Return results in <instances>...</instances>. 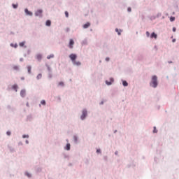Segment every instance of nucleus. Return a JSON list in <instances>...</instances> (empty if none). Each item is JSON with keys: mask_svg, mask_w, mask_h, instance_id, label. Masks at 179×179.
Masks as SVG:
<instances>
[{"mask_svg": "<svg viewBox=\"0 0 179 179\" xmlns=\"http://www.w3.org/2000/svg\"><path fill=\"white\" fill-rule=\"evenodd\" d=\"M105 61H106V62H108L110 61V57H106L105 59Z\"/></svg>", "mask_w": 179, "mask_h": 179, "instance_id": "nucleus-48", "label": "nucleus"}, {"mask_svg": "<svg viewBox=\"0 0 179 179\" xmlns=\"http://www.w3.org/2000/svg\"><path fill=\"white\" fill-rule=\"evenodd\" d=\"M100 106H103V104H104V101H101L100 103H99Z\"/></svg>", "mask_w": 179, "mask_h": 179, "instance_id": "nucleus-49", "label": "nucleus"}, {"mask_svg": "<svg viewBox=\"0 0 179 179\" xmlns=\"http://www.w3.org/2000/svg\"><path fill=\"white\" fill-rule=\"evenodd\" d=\"M103 159L104 160V162H108V156L103 155Z\"/></svg>", "mask_w": 179, "mask_h": 179, "instance_id": "nucleus-30", "label": "nucleus"}, {"mask_svg": "<svg viewBox=\"0 0 179 179\" xmlns=\"http://www.w3.org/2000/svg\"><path fill=\"white\" fill-rule=\"evenodd\" d=\"M87 115H88L87 109L83 108L81 111V115L80 117V120H81V121H85V120L87 118Z\"/></svg>", "mask_w": 179, "mask_h": 179, "instance_id": "nucleus-2", "label": "nucleus"}, {"mask_svg": "<svg viewBox=\"0 0 179 179\" xmlns=\"http://www.w3.org/2000/svg\"><path fill=\"white\" fill-rule=\"evenodd\" d=\"M10 45L13 48H17V43H10Z\"/></svg>", "mask_w": 179, "mask_h": 179, "instance_id": "nucleus-29", "label": "nucleus"}, {"mask_svg": "<svg viewBox=\"0 0 179 179\" xmlns=\"http://www.w3.org/2000/svg\"><path fill=\"white\" fill-rule=\"evenodd\" d=\"M45 26H47L48 27H50L51 26V20H46Z\"/></svg>", "mask_w": 179, "mask_h": 179, "instance_id": "nucleus-27", "label": "nucleus"}, {"mask_svg": "<svg viewBox=\"0 0 179 179\" xmlns=\"http://www.w3.org/2000/svg\"><path fill=\"white\" fill-rule=\"evenodd\" d=\"M109 80H106L105 83L106 85H107V86H111V85H113V83H114V78L111 77L109 78Z\"/></svg>", "mask_w": 179, "mask_h": 179, "instance_id": "nucleus-5", "label": "nucleus"}, {"mask_svg": "<svg viewBox=\"0 0 179 179\" xmlns=\"http://www.w3.org/2000/svg\"><path fill=\"white\" fill-rule=\"evenodd\" d=\"M34 15L36 17H39L40 19H41L43 17V9H38L35 12Z\"/></svg>", "mask_w": 179, "mask_h": 179, "instance_id": "nucleus-3", "label": "nucleus"}, {"mask_svg": "<svg viewBox=\"0 0 179 179\" xmlns=\"http://www.w3.org/2000/svg\"><path fill=\"white\" fill-rule=\"evenodd\" d=\"M176 38H173V39L172 40V43H176Z\"/></svg>", "mask_w": 179, "mask_h": 179, "instance_id": "nucleus-55", "label": "nucleus"}, {"mask_svg": "<svg viewBox=\"0 0 179 179\" xmlns=\"http://www.w3.org/2000/svg\"><path fill=\"white\" fill-rule=\"evenodd\" d=\"M23 61H24V59H23V57H21V58L20 59V62H23Z\"/></svg>", "mask_w": 179, "mask_h": 179, "instance_id": "nucleus-50", "label": "nucleus"}, {"mask_svg": "<svg viewBox=\"0 0 179 179\" xmlns=\"http://www.w3.org/2000/svg\"><path fill=\"white\" fill-rule=\"evenodd\" d=\"M65 16L66 17H69V13H68V11H65Z\"/></svg>", "mask_w": 179, "mask_h": 179, "instance_id": "nucleus-41", "label": "nucleus"}, {"mask_svg": "<svg viewBox=\"0 0 179 179\" xmlns=\"http://www.w3.org/2000/svg\"><path fill=\"white\" fill-rule=\"evenodd\" d=\"M25 143H26L27 145H29V140H26V141H25Z\"/></svg>", "mask_w": 179, "mask_h": 179, "instance_id": "nucleus-54", "label": "nucleus"}, {"mask_svg": "<svg viewBox=\"0 0 179 179\" xmlns=\"http://www.w3.org/2000/svg\"><path fill=\"white\" fill-rule=\"evenodd\" d=\"M69 166H72V164H71V163H70V164H69Z\"/></svg>", "mask_w": 179, "mask_h": 179, "instance_id": "nucleus-64", "label": "nucleus"}, {"mask_svg": "<svg viewBox=\"0 0 179 179\" xmlns=\"http://www.w3.org/2000/svg\"><path fill=\"white\" fill-rule=\"evenodd\" d=\"M62 156L63 157V159H64L66 160H70L71 159V157L66 152H62Z\"/></svg>", "mask_w": 179, "mask_h": 179, "instance_id": "nucleus-7", "label": "nucleus"}, {"mask_svg": "<svg viewBox=\"0 0 179 179\" xmlns=\"http://www.w3.org/2000/svg\"><path fill=\"white\" fill-rule=\"evenodd\" d=\"M64 150L69 152V150H71V143H67L66 146L64 147Z\"/></svg>", "mask_w": 179, "mask_h": 179, "instance_id": "nucleus-10", "label": "nucleus"}, {"mask_svg": "<svg viewBox=\"0 0 179 179\" xmlns=\"http://www.w3.org/2000/svg\"><path fill=\"white\" fill-rule=\"evenodd\" d=\"M41 104H42V106H45V104H46L45 100H42L41 101Z\"/></svg>", "mask_w": 179, "mask_h": 179, "instance_id": "nucleus-37", "label": "nucleus"}, {"mask_svg": "<svg viewBox=\"0 0 179 179\" xmlns=\"http://www.w3.org/2000/svg\"><path fill=\"white\" fill-rule=\"evenodd\" d=\"M35 171L36 173H41V171H43V168L42 167H40V166H38L35 169Z\"/></svg>", "mask_w": 179, "mask_h": 179, "instance_id": "nucleus-18", "label": "nucleus"}, {"mask_svg": "<svg viewBox=\"0 0 179 179\" xmlns=\"http://www.w3.org/2000/svg\"><path fill=\"white\" fill-rule=\"evenodd\" d=\"M115 31L116 33H117V35H118V36H121V33L122 32V30L119 29L118 28H116V29H115Z\"/></svg>", "mask_w": 179, "mask_h": 179, "instance_id": "nucleus-24", "label": "nucleus"}, {"mask_svg": "<svg viewBox=\"0 0 179 179\" xmlns=\"http://www.w3.org/2000/svg\"><path fill=\"white\" fill-rule=\"evenodd\" d=\"M31 52V51L30 50H27V54H28V55H29V54Z\"/></svg>", "mask_w": 179, "mask_h": 179, "instance_id": "nucleus-52", "label": "nucleus"}, {"mask_svg": "<svg viewBox=\"0 0 179 179\" xmlns=\"http://www.w3.org/2000/svg\"><path fill=\"white\" fill-rule=\"evenodd\" d=\"M172 31H173V33H176V31H177V28H176V27H173L172 29Z\"/></svg>", "mask_w": 179, "mask_h": 179, "instance_id": "nucleus-42", "label": "nucleus"}, {"mask_svg": "<svg viewBox=\"0 0 179 179\" xmlns=\"http://www.w3.org/2000/svg\"><path fill=\"white\" fill-rule=\"evenodd\" d=\"M54 57H55L54 54H51L47 56V59H51V58H54Z\"/></svg>", "mask_w": 179, "mask_h": 179, "instance_id": "nucleus-31", "label": "nucleus"}, {"mask_svg": "<svg viewBox=\"0 0 179 179\" xmlns=\"http://www.w3.org/2000/svg\"><path fill=\"white\" fill-rule=\"evenodd\" d=\"M45 66H46V68H47V69H48V73H52V69H51V67L50 66V65H48V64H45Z\"/></svg>", "mask_w": 179, "mask_h": 179, "instance_id": "nucleus-20", "label": "nucleus"}, {"mask_svg": "<svg viewBox=\"0 0 179 179\" xmlns=\"http://www.w3.org/2000/svg\"><path fill=\"white\" fill-rule=\"evenodd\" d=\"M11 109H12V106H10V105H8L7 110H11Z\"/></svg>", "mask_w": 179, "mask_h": 179, "instance_id": "nucleus-46", "label": "nucleus"}, {"mask_svg": "<svg viewBox=\"0 0 179 179\" xmlns=\"http://www.w3.org/2000/svg\"><path fill=\"white\" fill-rule=\"evenodd\" d=\"M6 135H7L8 136H10V135H12V132H10V131H6Z\"/></svg>", "mask_w": 179, "mask_h": 179, "instance_id": "nucleus-38", "label": "nucleus"}, {"mask_svg": "<svg viewBox=\"0 0 179 179\" xmlns=\"http://www.w3.org/2000/svg\"><path fill=\"white\" fill-rule=\"evenodd\" d=\"M73 65L74 66H80V65H82V62H76V60H75L74 62H72Z\"/></svg>", "mask_w": 179, "mask_h": 179, "instance_id": "nucleus-12", "label": "nucleus"}, {"mask_svg": "<svg viewBox=\"0 0 179 179\" xmlns=\"http://www.w3.org/2000/svg\"><path fill=\"white\" fill-rule=\"evenodd\" d=\"M27 72L29 75H31V66H27Z\"/></svg>", "mask_w": 179, "mask_h": 179, "instance_id": "nucleus-23", "label": "nucleus"}, {"mask_svg": "<svg viewBox=\"0 0 179 179\" xmlns=\"http://www.w3.org/2000/svg\"><path fill=\"white\" fill-rule=\"evenodd\" d=\"M155 162H157V157L155 158Z\"/></svg>", "mask_w": 179, "mask_h": 179, "instance_id": "nucleus-60", "label": "nucleus"}, {"mask_svg": "<svg viewBox=\"0 0 179 179\" xmlns=\"http://www.w3.org/2000/svg\"><path fill=\"white\" fill-rule=\"evenodd\" d=\"M18 146H23V143L22 141L18 142Z\"/></svg>", "mask_w": 179, "mask_h": 179, "instance_id": "nucleus-44", "label": "nucleus"}, {"mask_svg": "<svg viewBox=\"0 0 179 179\" xmlns=\"http://www.w3.org/2000/svg\"><path fill=\"white\" fill-rule=\"evenodd\" d=\"M52 78V73H48V78L51 79Z\"/></svg>", "mask_w": 179, "mask_h": 179, "instance_id": "nucleus-39", "label": "nucleus"}, {"mask_svg": "<svg viewBox=\"0 0 179 179\" xmlns=\"http://www.w3.org/2000/svg\"><path fill=\"white\" fill-rule=\"evenodd\" d=\"M154 48H155L156 50H157V46H155Z\"/></svg>", "mask_w": 179, "mask_h": 179, "instance_id": "nucleus-61", "label": "nucleus"}, {"mask_svg": "<svg viewBox=\"0 0 179 179\" xmlns=\"http://www.w3.org/2000/svg\"><path fill=\"white\" fill-rule=\"evenodd\" d=\"M42 78H43V74L40 73L39 74L37 75L36 80H40V79H41Z\"/></svg>", "mask_w": 179, "mask_h": 179, "instance_id": "nucleus-28", "label": "nucleus"}, {"mask_svg": "<svg viewBox=\"0 0 179 179\" xmlns=\"http://www.w3.org/2000/svg\"><path fill=\"white\" fill-rule=\"evenodd\" d=\"M26 44V41H22L19 43L20 47H24V48H27V46L24 45Z\"/></svg>", "mask_w": 179, "mask_h": 179, "instance_id": "nucleus-22", "label": "nucleus"}, {"mask_svg": "<svg viewBox=\"0 0 179 179\" xmlns=\"http://www.w3.org/2000/svg\"><path fill=\"white\" fill-rule=\"evenodd\" d=\"M96 153H101V150L97 149L96 150Z\"/></svg>", "mask_w": 179, "mask_h": 179, "instance_id": "nucleus-47", "label": "nucleus"}, {"mask_svg": "<svg viewBox=\"0 0 179 179\" xmlns=\"http://www.w3.org/2000/svg\"><path fill=\"white\" fill-rule=\"evenodd\" d=\"M169 20L170 22H174L176 20V17L171 16Z\"/></svg>", "mask_w": 179, "mask_h": 179, "instance_id": "nucleus-33", "label": "nucleus"}, {"mask_svg": "<svg viewBox=\"0 0 179 179\" xmlns=\"http://www.w3.org/2000/svg\"><path fill=\"white\" fill-rule=\"evenodd\" d=\"M69 58L73 63L76 61V59L78 58V55L75 53H71V55H69Z\"/></svg>", "mask_w": 179, "mask_h": 179, "instance_id": "nucleus-4", "label": "nucleus"}, {"mask_svg": "<svg viewBox=\"0 0 179 179\" xmlns=\"http://www.w3.org/2000/svg\"><path fill=\"white\" fill-rule=\"evenodd\" d=\"M33 120V116L31 115H28L27 116V121H32Z\"/></svg>", "mask_w": 179, "mask_h": 179, "instance_id": "nucleus-26", "label": "nucleus"}, {"mask_svg": "<svg viewBox=\"0 0 179 179\" xmlns=\"http://www.w3.org/2000/svg\"><path fill=\"white\" fill-rule=\"evenodd\" d=\"M113 132H114V134H117V131L115 130Z\"/></svg>", "mask_w": 179, "mask_h": 179, "instance_id": "nucleus-59", "label": "nucleus"}, {"mask_svg": "<svg viewBox=\"0 0 179 179\" xmlns=\"http://www.w3.org/2000/svg\"><path fill=\"white\" fill-rule=\"evenodd\" d=\"M168 64H173V62L172 61H169Z\"/></svg>", "mask_w": 179, "mask_h": 179, "instance_id": "nucleus-56", "label": "nucleus"}, {"mask_svg": "<svg viewBox=\"0 0 179 179\" xmlns=\"http://www.w3.org/2000/svg\"><path fill=\"white\" fill-rule=\"evenodd\" d=\"M24 174L28 178H31V177H32L31 173H29L28 171H25Z\"/></svg>", "mask_w": 179, "mask_h": 179, "instance_id": "nucleus-19", "label": "nucleus"}, {"mask_svg": "<svg viewBox=\"0 0 179 179\" xmlns=\"http://www.w3.org/2000/svg\"><path fill=\"white\" fill-rule=\"evenodd\" d=\"M21 80H24V77H22Z\"/></svg>", "mask_w": 179, "mask_h": 179, "instance_id": "nucleus-57", "label": "nucleus"}, {"mask_svg": "<svg viewBox=\"0 0 179 179\" xmlns=\"http://www.w3.org/2000/svg\"><path fill=\"white\" fill-rule=\"evenodd\" d=\"M17 89H19V86H17V84H14L12 86V90H15V92H17Z\"/></svg>", "mask_w": 179, "mask_h": 179, "instance_id": "nucleus-17", "label": "nucleus"}, {"mask_svg": "<svg viewBox=\"0 0 179 179\" xmlns=\"http://www.w3.org/2000/svg\"><path fill=\"white\" fill-rule=\"evenodd\" d=\"M150 38H157V34L155 32L151 33Z\"/></svg>", "mask_w": 179, "mask_h": 179, "instance_id": "nucleus-21", "label": "nucleus"}, {"mask_svg": "<svg viewBox=\"0 0 179 179\" xmlns=\"http://www.w3.org/2000/svg\"><path fill=\"white\" fill-rule=\"evenodd\" d=\"M36 59H37V61H38L39 62H41V60L43 59V55L41 54H37L36 56Z\"/></svg>", "mask_w": 179, "mask_h": 179, "instance_id": "nucleus-11", "label": "nucleus"}, {"mask_svg": "<svg viewBox=\"0 0 179 179\" xmlns=\"http://www.w3.org/2000/svg\"><path fill=\"white\" fill-rule=\"evenodd\" d=\"M74 45L75 41H73V39H70L69 43V48H70V50H72V48H73Z\"/></svg>", "mask_w": 179, "mask_h": 179, "instance_id": "nucleus-6", "label": "nucleus"}, {"mask_svg": "<svg viewBox=\"0 0 179 179\" xmlns=\"http://www.w3.org/2000/svg\"><path fill=\"white\" fill-rule=\"evenodd\" d=\"M24 13L27 16H33V12L29 10L28 8L24 9Z\"/></svg>", "mask_w": 179, "mask_h": 179, "instance_id": "nucleus-8", "label": "nucleus"}, {"mask_svg": "<svg viewBox=\"0 0 179 179\" xmlns=\"http://www.w3.org/2000/svg\"><path fill=\"white\" fill-rule=\"evenodd\" d=\"M83 29H89L90 27V22H87L83 25Z\"/></svg>", "mask_w": 179, "mask_h": 179, "instance_id": "nucleus-16", "label": "nucleus"}, {"mask_svg": "<svg viewBox=\"0 0 179 179\" xmlns=\"http://www.w3.org/2000/svg\"><path fill=\"white\" fill-rule=\"evenodd\" d=\"M86 43H87V41L86 40L83 41V44H86Z\"/></svg>", "mask_w": 179, "mask_h": 179, "instance_id": "nucleus-51", "label": "nucleus"}, {"mask_svg": "<svg viewBox=\"0 0 179 179\" xmlns=\"http://www.w3.org/2000/svg\"><path fill=\"white\" fill-rule=\"evenodd\" d=\"M150 86L153 87V89H156L157 86H159V81L157 80V76L154 75L151 78V81L150 82Z\"/></svg>", "mask_w": 179, "mask_h": 179, "instance_id": "nucleus-1", "label": "nucleus"}, {"mask_svg": "<svg viewBox=\"0 0 179 179\" xmlns=\"http://www.w3.org/2000/svg\"><path fill=\"white\" fill-rule=\"evenodd\" d=\"M10 34H15V33L11 31V32H10Z\"/></svg>", "mask_w": 179, "mask_h": 179, "instance_id": "nucleus-63", "label": "nucleus"}, {"mask_svg": "<svg viewBox=\"0 0 179 179\" xmlns=\"http://www.w3.org/2000/svg\"><path fill=\"white\" fill-rule=\"evenodd\" d=\"M12 6H13V9H17L18 6H17V4L13 3Z\"/></svg>", "mask_w": 179, "mask_h": 179, "instance_id": "nucleus-35", "label": "nucleus"}, {"mask_svg": "<svg viewBox=\"0 0 179 179\" xmlns=\"http://www.w3.org/2000/svg\"><path fill=\"white\" fill-rule=\"evenodd\" d=\"M145 34L147 37H150V33H149V31H146Z\"/></svg>", "mask_w": 179, "mask_h": 179, "instance_id": "nucleus-43", "label": "nucleus"}, {"mask_svg": "<svg viewBox=\"0 0 179 179\" xmlns=\"http://www.w3.org/2000/svg\"><path fill=\"white\" fill-rule=\"evenodd\" d=\"M115 156H118V151H115Z\"/></svg>", "mask_w": 179, "mask_h": 179, "instance_id": "nucleus-53", "label": "nucleus"}, {"mask_svg": "<svg viewBox=\"0 0 179 179\" xmlns=\"http://www.w3.org/2000/svg\"><path fill=\"white\" fill-rule=\"evenodd\" d=\"M153 134H157L158 131L157 129H156V127H153V131H152Z\"/></svg>", "mask_w": 179, "mask_h": 179, "instance_id": "nucleus-34", "label": "nucleus"}, {"mask_svg": "<svg viewBox=\"0 0 179 179\" xmlns=\"http://www.w3.org/2000/svg\"><path fill=\"white\" fill-rule=\"evenodd\" d=\"M8 148L9 149V151L10 153H15V152H16V150L15 148H13V147L12 146H8Z\"/></svg>", "mask_w": 179, "mask_h": 179, "instance_id": "nucleus-15", "label": "nucleus"}, {"mask_svg": "<svg viewBox=\"0 0 179 179\" xmlns=\"http://www.w3.org/2000/svg\"><path fill=\"white\" fill-rule=\"evenodd\" d=\"M66 31H69V28H67V29H66Z\"/></svg>", "mask_w": 179, "mask_h": 179, "instance_id": "nucleus-62", "label": "nucleus"}, {"mask_svg": "<svg viewBox=\"0 0 179 179\" xmlns=\"http://www.w3.org/2000/svg\"><path fill=\"white\" fill-rule=\"evenodd\" d=\"M26 106L27 107H29V102L27 103Z\"/></svg>", "mask_w": 179, "mask_h": 179, "instance_id": "nucleus-58", "label": "nucleus"}, {"mask_svg": "<svg viewBox=\"0 0 179 179\" xmlns=\"http://www.w3.org/2000/svg\"><path fill=\"white\" fill-rule=\"evenodd\" d=\"M14 71H20L19 66H14L13 67Z\"/></svg>", "mask_w": 179, "mask_h": 179, "instance_id": "nucleus-32", "label": "nucleus"}, {"mask_svg": "<svg viewBox=\"0 0 179 179\" xmlns=\"http://www.w3.org/2000/svg\"><path fill=\"white\" fill-rule=\"evenodd\" d=\"M162 16V13H158L157 15V17H161Z\"/></svg>", "mask_w": 179, "mask_h": 179, "instance_id": "nucleus-45", "label": "nucleus"}, {"mask_svg": "<svg viewBox=\"0 0 179 179\" xmlns=\"http://www.w3.org/2000/svg\"><path fill=\"white\" fill-rule=\"evenodd\" d=\"M122 83L124 87H127V86H128V82H127V80H122Z\"/></svg>", "mask_w": 179, "mask_h": 179, "instance_id": "nucleus-25", "label": "nucleus"}, {"mask_svg": "<svg viewBox=\"0 0 179 179\" xmlns=\"http://www.w3.org/2000/svg\"><path fill=\"white\" fill-rule=\"evenodd\" d=\"M127 12H129V13H130V12H132V8L131 7H128Z\"/></svg>", "mask_w": 179, "mask_h": 179, "instance_id": "nucleus-40", "label": "nucleus"}, {"mask_svg": "<svg viewBox=\"0 0 179 179\" xmlns=\"http://www.w3.org/2000/svg\"><path fill=\"white\" fill-rule=\"evenodd\" d=\"M20 94L22 98L26 97V90H22Z\"/></svg>", "mask_w": 179, "mask_h": 179, "instance_id": "nucleus-13", "label": "nucleus"}, {"mask_svg": "<svg viewBox=\"0 0 179 179\" xmlns=\"http://www.w3.org/2000/svg\"><path fill=\"white\" fill-rule=\"evenodd\" d=\"M73 139L75 145H78V143H79V137H78V136L74 135Z\"/></svg>", "mask_w": 179, "mask_h": 179, "instance_id": "nucleus-9", "label": "nucleus"}, {"mask_svg": "<svg viewBox=\"0 0 179 179\" xmlns=\"http://www.w3.org/2000/svg\"><path fill=\"white\" fill-rule=\"evenodd\" d=\"M22 138H23V139H26V138H29V134H24V135H22Z\"/></svg>", "mask_w": 179, "mask_h": 179, "instance_id": "nucleus-36", "label": "nucleus"}, {"mask_svg": "<svg viewBox=\"0 0 179 179\" xmlns=\"http://www.w3.org/2000/svg\"><path fill=\"white\" fill-rule=\"evenodd\" d=\"M57 87H65V83H64V81L59 82Z\"/></svg>", "mask_w": 179, "mask_h": 179, "instance_id": "nucleus-14", "label": "nucleus"}]
</instances>
